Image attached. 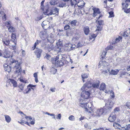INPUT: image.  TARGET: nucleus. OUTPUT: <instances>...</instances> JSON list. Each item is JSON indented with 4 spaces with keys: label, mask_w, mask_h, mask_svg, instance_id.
Listing matches in <instances>:
<instances>
[{
    "label": "nucleus",
    "mask_w": 130,
    "mask_h": 130,
    "mask_svg": "<svg viewBox=\"0 0 130 130\" xmlns=\"http://www.w3.org/2000/svg\"><path fill=\"white\" fill-rule=\"evenodd\" d=\"M63 60H64L62 59V60H60L59 61L58 60L55 64L57 65L58 66L60 67L63 66L64 64V61Z\"/></svg>",
    "instance_id": "obj_24"
},
{
    "label": "nucleus",
    "mask_w": 130,
    "mask_h": 130,
    "mask_svg": "<svg viewBox=\"0 0 130 130\" xmlns=\"http://www.w3.org/2000/svg\"><path fill=\"white\" fill-rule=\"evenodd\" d=\"M71 121H74L75 120V118L74 116L72 115L70 116L68 118Z\"/></svg>",
    "instance_id": "obj_40"
},
{
    "label": "nucleus",
    "mask_w": 130,
    "mask_h": 130,
    "mask_svg": "<svg viewBox=\"0 0 130 130\" xmlns=\"http://www.w3.org/2000/svg\"><path fill=\"white\" fill-rule=\"evenodd\" d=\"M84 30V33L86 35H88L89 33V28L88 26H85Z\"/></svg>",
    "instance_id": "obj_23"
},
{
    "label": "nucleus",
    "mask_w": 130,
    "mask_h": 130,
    "mask_svg": "<svg viewBox=\"0 0 130 130\" xmlns=\"http://www.w3.org/2000/svg\"><path fill=\"white\" fill-rule=\"evenodd\" d=\"M113 48V47L111 45H110L108 46L105 48L106 51L108 50H112Z\"/></svg>",
    "instance_id": "obj_47"
},
{
    "label": "nucleus",
    "mask_w": 130,
    "mask_h": 130,
    "mask_svg": "<svg viewBox=\"0 0 130 130\" xmlns=\"http://www.w3.org/2000/svg\"><path fill=\"white\" fill-rule=\"evenodd\" d=\"M59 10L57 8H53L50 12L48 10H47L46 12H44V13L45 14L48 16L51 15L52 14L58 15L59 14Z\"/></svg>",
    "instance_id": "obj_5"
},
{
    "label": "nucleus",
    "mask_w": 130,
    "mask_h": 130,
    "mask_svg": "<svg viewBox=\"0 0 130 130\" xmlns=\"http://www.w3.org/2000/svg\"><path fill=\"white\" fill-rule=\"evenodd\" d=\"M35 85H32L31 84H30L27 86V88H28L29 87H30L31 88H32V87H35Z\"/></svg>",
    "instance_id": "obj_58"
},
{
    "label": "nucleus",
    "mask_w": 130,
    "mask_h": 130,
    "mask_svg": "<svg viewBox=\"0 0 130 130\" xmlns=\"http://www.w3.org/2000/svg\"><path fill=\"white\" fill-rule=\"evenodd\" d=\"M126 105L128 108L130 109V102H127Z\"/></svg>",
    "instance_id": "obj_57"
},
{
    "label": "nucleus",
    "mask_w": 130,
    "mask_h": 130,
    "mask_svg": "<svg viewBox=\"0 0 130 130\" xmlns=\"http://www.w3.org/2000/svg\"><path fill=\"white\" fill-rule=\"evenodd\" d=\"M11 22L10 21L9 22H6L5 23V25L7 27H9L10 26H11L10 24Z\"/></svg>",
    "instance_id": "obj_44"
},
{
    "label": "nucleus",
    "mask_w": 130,
    "mask_h": 130,
    "mask_svg": "<svg viewBox=\"0 0 130 130\" xmlns=\"http://www.w3.org/2000/svg\"><path fill=\"white\" fill-rule=\"evenodd\" d=\"M82 44L79 43L77 45L76 47L77 48H78V47H80L82 46Z\"/></svg>",
    "instance_id": "obj_60"
},
{
    "label": "nucleus",
    "mask_w": 130,
    "mask_h": 130,
    "mask_svg": "<svg viewBox=\"0 0 130 130\" xmlns=\"http://www.w3.org/2000/svg\"><path fill=\"white\" fill-rule=\"evenodd\" d=\"M129 2L128 0H126L125 2L123 3L122 4V9L124 10V12L126 13L130 12V5L129 6Z\"/></svg>",
    "instance_id": "obj_3"
},
{
    "label": "nucleus",
    "mask_w": 130,
    "mask_h": 130,
    "mask_svg": "<svg viewBox=\"0 0 130 130\" xmlns=\"http://www.w3.org/2000/svg\"><path fill=\"white\" fill-rule=\"evenodd\" d=\"M5 118L6 121L8 123H9L11 121V118L8 115H5Z\"/></svg>",
    "instance_id": "obj_31"
},
{
    "label": "nucleus",
    "mask_w": 130,
    "mask_h": 130,
    "mask_svg": "<svg viewBox=\"0 0 130 130\" xmlns=\"http://www.w3.org/2000/svg\"><path fill=\"white\" fill-rule=\"evenodd\" d=\"M77 21L76 20H74L71 21L70 23L71 26L75 28V27L76 26V23Z\"/></svg>",
    "instance_id": "obj_27"
},
{
    "label": "nucleus",
    "mask_w": 130,
    "mask_h": 130,
    "mask_svg": "<svg viewBox=\"0 0 130 130\" xmlns=\"http://www.w3.org/2000/svg\"><path fill=\"white\" fill-rule=\"evenodd\" d=\"M27 88L28 89V91H27L26 90H25L26 92H24V94H26L29 93L30 92L31 89L34 90V89L32 88H29V87H28V88Z\"/></svg>",
    "instance_id": "obj_41"
},
{
    "label": "nucleus",
    "mask_w": 130,
    "mask_h": 130,
    "mask_svg": "<svg viewBox=\"0 0 130 130\" xmlns=\"http://www.w3.org/2000/svg\"><path fill=\"white\" fill-rule=\"evenodd\" d=\"M5 70L8 72H10L11 71V67L6 63H5L3 65Z\"/></svg>",
    "instance_id": "obj_20"
},
{
    "label": "nucleus",
    "mask_w": 130,
    "mask_h": 130,
    "mask_svg": "<svg viewBox=\"0 0 130 130\" xmlns=\"http://www.w3.org/2000/svg\"><path fill=\"white\" fill-rule=\"evenodd\" d=\"M109 92H110V95L111 97L112 98H114L115 97V95L114 92L112 91H110Z\"/></svg>",
    "instance_id": "obj_49"
},
{
    "label": "nucleus",
    "mask_w": 130,
    "mask_h": 130,
    "mask_svg": "<svg viewBox=\"0 0 130 130\" xmlns=\"http://www.w3.org/2000/svg\"><path fill=\"white\" fill-rule=\"evenodd\" d=\"M98 21V23L100 25H102L103 24V21L102 20H97L96 21V22Z\"/></svg>",
    "instance_id": "obj_50"
},
{
    "label": "nucleus",
    "mask_w": 130,
    "mask_h": 130,
    "mask_svg": "<svg viewBox=\"0 0 130 130\" xmlns=\"http://www.w3.org/2000/svg\"><path fill=\"white\" fill-rule=\"evenodd\" d=\"M42 51V50L41 49H40L38 48H36L35 51V53L37 56V58H39L40 57Z\"/></svg>",
    "instance_id": "obj_13"
},
{
    "label": "nucleus",
    "mask_w": 130,
    "mask_h": 130,
    "mask_svg": "<svg viewBox=\"0 0 130 130\" xmlns=\"http://www.w3.org/2000/svg\"><path fill=\"white\" fill-rule=\"evenodd\" d=\"M43 112L45 114H47L49 115H50L52 116H53V118L54 119H55V115L53 113H50L47 112Z\"/></svg>",
    "instance_id": "obj_38"
},
{
    "label": "nucleus",
    "mask_w": 130,
    "mask_h": 130,
    "mask_svg": "<svg viewBox=\"0 0 130 130\" xmlns=\"http://www.w3.org/2000/svg\"><path fill=\"white\" fill-rule=\"evenodd\" d=\"M83 91L82 92L81 96L82 98H84L85 99H87L89 97L90 95V93L88 91Z\"/></svg>",
    "instance_id": "obj_10"
},
{
    "label": "nucleus",
    "mask_w": 130,
    "mask_h": 130,
    "mask_svg": "<svg viewBox=\"0 0 130 130\" xmlns=\"http://www.w3.org/2000/svg\"><path fill=\"white\" fill-rule=\"evenodd\" d=\"M75 46L76 45H75L74 44L71 45V46L70 47L69 50L70 51H71L75 50Z\"/></svg>",
    "instance_id": "obj_52"
},
{
    "label": "nucleus",
    "mask_w": 130,
    "mask_h": 130,
    "mask_svg": "<svg viewBox=\"0 0 130 130\" xmlns=\"http://www.w3.org/2000/svg\"><path fill=\"white\" fill-rule=\"evenodd\" d=\"M92 10L94 12L93 15V17H95L98 14H100V11L98 8H93Z\"/></svg>",
    "instance_id": "obj_17"
},
{
    "label": "nucleus",
    "mask_w": 130,
    "mask_h": 130,
    "mask_svg": "<svg viewBox=\"0 0 130 130\" xmlns=\"http://www.w3.org/2000/svg\"><path fill=\"white\" fill-rule=\"evenodd\" d=\"M97 34H91V37H90V39H94L97 36Z\"/></svg>",
    "instance_id": "obj_42"
},
{
    "label": "nucleus",
    "mask_w": 130,
    "mask_h": 130,
    "mask_svg": "<svg viewBox=\"0 0 130 130\" xmlns=\"http://www.w3.org/2000/svg\"><path fill=\"white\" fill-rule=\"evenodd\" d=\"M52 70H53L54 71V72L53 73V74H54L56 73V72L57 71V70L56 69L54 68H53L51 70V71H52Z\"/></svg>",
    "instance_id": "obj_61"
},
{
    "label": "nucleus",
    "mask_w": 130,
    "mask_h": 130,
    "mask_svg": "<svg viewBox=\"0 0 130 130\" xmlns=\"http://www.w3.org/2000/svg\"><path fill=\"white\" fill-rule=\"evenodd\" d=\"M25 86V84L24 83L20 85L19 86V87L21 91L19 90V92H21V91H22L23 90L24 87Z\"/></svg>",
    "instance_id": "obj_34"
},
{
    "label": "nucleus",
    "mask_w": 130,
    "mask_h": 130,
    "mask_svg": "<svg viewBox=\"0 0 130 130\" xmlns=\"http://www.w3.org/2000/svg\"><path fill=\"white\" fill-rule=\"evenodd\" d=\"M85 4V3L84 1H81L78 2L77 3V6L79 9H82V8H83Z\"/></svg>",
    "instance_id": "obj_14"
},
{
    "label": "nucleus",
    "mask_w": 130,
    "mask_h": 130,
    "mask_svg": "<svg viewBox=\"0 0 130 130\" xmlns=\"http://www.w3.org/2000/svg\"><path fill=\"white\" fill-rule=\"evenodd\" d=\"M92 84L90 81H88L81 88L82 90H87L88 88L92 87Z\"/></svg>",
    "instance_id": "obj_8"
},
{
    "label": "nucleus",
    "mask_w": 130,
    "mask_h": 130,
    "mask_svg": "<svg viewBox=\"0 0 130 130\" xmlns=\"http://www.w3.org/2000/svg\"><path fill=\"white\" fill-rule=\"evenodd\" d=\"M54 47V46L52 43H50V45L48 44V46L47 47V48L49 51H50L51 50H53Z\"/></svg>",
    "instance_id": "obj_29"
},
{
    "label": "nucleus",
    "mask_w": 130,
    "mask_h": 130,
    "mask_svg": "<svg viewBox=\"0 0 130 130\" xmlns=\"http://www.w3.org/2000/svg\"><path fill=\"white\" fill-rule=\"evenodd\" d=\"M10 53V51L7 48H5L3 52V57L6 58L12 57Z\"/></svg>",
    "instance_id": "obj_9"
},
{
    "label": "nucleus",
    "mask_w": 130,
    "mask_h": 130,
    "mask_svg": "<svg viewBox=\"0 0 130 130\" xmlns=\"http://www.w3.org/2000/svg\"><path fill=\"white\" fill-rule=\"evenodd\" d=\"M63 59V60H66L68 61H70L72 60L70 58V57L68 55L66 56L65 55H59L56 56L55 59V62L56 63L58 60H60Z\"/></svg>",
    "instance_id": "obj_2"
},
{
    "label": "nucleus",
    "mask_w": 130,
    "mask_h": 130,
    "mask_svg": "<svg viewBox=\"0 0 130 130\" xmlns=\"http://www.w3.org/2000/svg\"><path fill=\"white\" fill-rule=\"evenodd\" d=\"M129 28H128V30H127L124 32L122 35L123 37H126L128 36V33H130L129 34H130V31L129 30Z\"/></svg>",
    "instance_id": "obj_28"
},
{
    "label": "nucleus",
    "mask_w": 130,
    "mask_h": 130,
    "mask_svg": "<svg viewBox=\"0 0 130 130\" xmlns=\"http://www.w3.org/2000/svg\"><path fill=\"white\" fill-rule=\"evenodd\" d=\"M9 82L10 83H11L13 84V86L14 87H16L17 86V82L14 80L11 79H10Z\"/></svg>",
    "instance_id": "obj_25"
},
{
    "label": "nucleus",
    "mask_w": 130,
    "mask_h": 130,
    "mask_svg": "<svg viewBox=\"0 0 130 130\" xmlns=\"http://www.w3.org/2000/svg\"><path fill=\"white\" fill-rule=\"evenodd\" d=\"M8 30L9 32H12L15 31V29L12 26H10L8 28Z\"/></svg>",
    "instance_id": "obj_35"
},
{
    "label": "nucleus",
    "mask_w": 130,
    "mask_h": 130,
    "mask_svg": "<svg viewBox=\"0 0 130 130\" xmlns=\"http://www.w3.org/2000/svg\"><path fill=\"white\" fill-rule=\"evenodd\" d=\"M119 70L118 69L112 70L110 72V74L113 75H116L119 72Z\"/></svg>",
    "instance_id": "obj_26"
},
{
    "label": "nucleus",
    "mask_w": 130,
    "mask_h": 130,
    "mask_svg": "<svg viewBox=\"0 0 130 130\" xmlns=\"http://www.w3.org/2000/svg\"><path fill=\"white\" fill-rule=\"evenodd\" d=\"M16 60H15L14 59L12 58L10 59V60L8 62L10 64H11L14 63H16Z\"/></svg>",
    "instance_id": "obj_36"
},
{
    "label": "nucleus",
    "mask_w": 130,
    "mask_h": 130,
    "mask_svg": "<svg viewBox=\"0 0 130 130\" xmlns=\"http://www.w3.org/2000/svg\"><path fill=\"white\" fill-rule=\"evenodd\" d=\"M93 130H104V129L103 128H100L98 129H94Z\"/></svg>",
    "instance_id": "obj_64"
},
{
    "label": "nucleus",
    "mask_w": 130,
    "mask_h": 130,
    "mask_svg": "<svg viewBox=\"0 0 130 130\" xmlns=\"http://www.w3.org/2000/svg\"><path fill=\"white\" fill-rule=\"evenodd\" d=\"M109 13V15L108 16V18H111L114 17L113 12V11H110Z\"/></svg>",
    "instance_id": "obj_45"
},
{
    "label": "nucleus",
    "mask_w": 130,
    "mask_h": 130,
    "mask_svg": "<svg viewBox=\"0 0 130 130\" xmlns=\"http://www.w3.org/2000/svg\"><path fill=\"white\" fill-rule=\"evenodd\" d=\"M116 119V116L115 113L111 114L108 118V120L111 122H113Z\"/></svg>",
    "instance_id": "obj_16"
},
{
    "label": "nucleus",
    "mask_w": 130,
    "mask_h": 130,
    "mask_svg": "<svg viewBox=\"0 0 130 130\" xmlns=\"http://www.w3.org/2000/svg\"><path fill=\"white\" fill-rule=\"evenodd\" d=\"M2 42L4 46H10V47L13 50H15L16 48L15 45H13L11 42L7 39H3L2 40Z\"/></svg>",
    "instance_id": "obj_4"
},
{
    "label": "nucleus",
    "mask_w": 130,
    "mask_h": 130,
    "mask_svg": "<svg viewBox=\"0 0 130 130\" xmlns=\"http://www.w3.org/2000/svg\"><path fill=\"white\" fill-rule=\"evenodd\" d=\"M119 129L121 130H130V124L124 126H121Z\"/></svg>",
    "instance_id": "obj_15"
},
{
    "label": "nucleus",
    "mask_w": 130,
    "mask_h": 130,
    "mask_svg": "<svg viewBox=\"0 0 130 130\" xmlns=\"http://www.w3.org/2000/svg\"><path fill=\"white\" fill-rule=\"evenodd\" d=\"M89 74L84 73L82 75V77L83 79L86 78H88Z\"/></svg>",
    "instance_id": "obj_33"
},
{
    "label": "nucleus",
    "mask_w": 130,
    "mask_h": 130,
    "mask_svg": "<svg viewBox=\"0 0 130 130\" xmlns=\"http://www.w3.org/2000/svg\"><path fill=\"white\" fill-rule=\"evenodd\" d=\"M79 106L82 107L84 108L85 109V111L88 113H91L92 112V110L89 111V110L86 107L87 105V102L82 103V100H79Z\"/></svg>",
    "instance_id": "obj_7"
},
{
    "label": "nucleus",
    "mask_w": 130,
    "mask_h": 130,
    "mask_svg": "<svg viewBox=\"0 0 130 130\" xmlns=\"http://www.w3.org/2000/svg\"><path fill=\"white\" fill-rule=\"evenodd\" d=\"M104 112L103 109L102 108H101L98 109L96 112V114L95 115L97 116H100Z\"/></svg>",
    "instance_id": "obj_21"
},
{
    "label": "nucleus",
    "mask_w": 130,
    "mask_h": 130,
    "mask_svg": "<svg viewBox=\"0 0 130 130\" xmlns=\"http://www.w3.org/2000/svg\"><path fill=\"white\" fill-rule=\"evenodd\" d=\"M25 118L27 120H30V121L32 120V119L31 116H26L25 117Z\"/></svg>",
    "instance_id": "obj_53"
},
{
    "label": "nucleus",
    "mask_w": 130,
    "mask_h": 130,
    "mask_svg": "<svg viewBox=\"0 0 130 130\" xmlns=\"http://www.w3.org/2000/svg\"><path fill=\"white\" fill-rule=\"evenodd\" d=\"M113 126L116 128L119 129V128H120L121 126L118 123H115L113 124Z\"/></svg>",
    "instance_id": "obj_39"
},
{
    "label": "nucleus",
    "mask_w": 130,
    "mask_h": 130,
    "mask_svg": "<svg viewBox=\"0 0 130 130\" xmlns=\"http://www.w3.org/2000/svg\"><path fill=\"white\" fill-rule=\"evenodd\" d=\"M61 114H59L57 116V119H59L60 120L61 119Z\"/></svg>",
    "instance_id": "obj_59"
},
{
    "label": "nucleus",
    "mask_w": 130,
    "mask_h": 130,
    "mask_svg": "<svg viewBox=\"0 0 130 130\" xmlns=\"http://www.w3.org/2000/svg\"><path fill=\"white\" fill-rule=\"evenodd\" d=\"M56 89L55 88H51L50 89V90L51 91H52V92H55V90Z\"/></svg>",
    "instance_id": "obj_63"
},
{
    "label": "nucleus",
    "mask_w": 130,
    "mask_h": 130,
    "mask_svg": "<svg viewBox=\"0 0 130 130\" xmlns=\"http://www.w3.org/2000/svg\"><path fill=\"white\" fill-rule=\"evenodd\" d=\"M79 100H82V103H84L86 102H87V103H88V101H87V99H85L84 98H82V97L80 98V99Z\"/></svg>",
    "instance_id": "obj_43"
},
{
    "label": "nucleus",
    "mask_w": 130,
    "mask_h": 130,
    "mask_svg": "<svg viewBox=\"0 0 130 130\" xmlns=\"http://www.w3.org/2000/svg\"><path fill=\"white\" fill-rule=\"evenodd\" d=\"M120 110L119 108L118 107L114 109V112H118Z\"/></svg>",
    "instance_id": "obj_56"
},
{
    "label": "nucleus",
    "mask_w": 130,
    "mask_h": 130,
    "mask_svg": "<svg viewBox=\"0 0 130 130\" xmlns=\"http://www.w3.org/2000/svg\"><path fill=\"white\" fill-rule=\"evenodd\" d=\"M66 4L65 2L59 3V6L60 7H63L66 6Z\"/></svg>",
    "instance_id": "obj_48"
},
{
    "label": "nucleus",
    "mask_w": 130,
    "mask_h": 130,
    "mask_svg": "<svg viewBox=\"0 0 130 130\" xmlns=\"http://www.w3.org/2000/svg\"><path fill=\"white\" fill-rule=\"evenodd\" d=\"M57 3V0H51L50 2V3L51 5H54L56 4Z\"/></svg>",
    "instance_id": "obj_32"
},
{
    "label": "nucleus",
    "mask_w": 130,
    "mask_h": 130,
    "mask_svg": "<svg viewBox=\"0 0 130 130\" xmlns=\"http://www.w3.org/2000/svg\"><path fill=\"white\" fill-rule=\"evenodd\" d=\"M48 35L46 31L41 32L40 34V38L43 40L47 38Z\"/></svg>",
    "instance_id": "obj_12"
},
{
    "label": "nucleus",
    "mask_w": 130,
    "mask_h": 130,
    "mask_svg": "<svg viewBox=\"0 0 130 130\" xmlns=\"http://www.w3.org/2000/svg\"><path fill=\"white\" fill-rule=\"evenodd\" d=\"M114 104L113 102L111 100H108L107 102L105 104V106L104 108L107 110L108 111H109L112 109Z\"/></svg>",
    "instance_id": "obj_6"
},
{
    "label": "nucleus",
    "mask_w": 130,
    "mask_h": 130,
    "mask_svg": "<svg viewBox=\"0 0 130 130\" xmlns=\"http://www.w3.org/2000/svg\"><path fill=\"white\" fill-rule=\"evenodd\" d=\"M51 57L50 55L48 54H46V56H45L44 58H46L48 60H49V59L51 58Z\"/></svg>",
    "instance_id": "obj_55"
},
{
    "label": "nucleus",
    "mask_w": 130,
    "mask_h": 130,
    "mask_svg": "<svg viewBox=\"0 0 130 130\" xmlns=\"http://www.w3.org/2000/svg\"><path fill=\"white\" fill-rule=\"evenodd\" d=\"M71 4L72 6H74L76 4H77V2L76 0H70Z\"/></svg>",
    "instance_id": "obj_30"
},
{
    "label": "nucleus",
    "mask_w": 130,
    "mask_h": 130,
    "mask_svg": "<svg viewBox=\"0 0 130 130\" xmlns=\"http://www.w3.org/2000/svg\"><path fill=\"white\" fill-rule=\"evenodd\" d=\"M92 87L94 88H98L99 86V83L98 82L96 83L92 84Z\"/></svg>",
    "instance_id": "obj_37"
},
{
    "label": "nucleus",
    "mask_w": 130,
    "mask_h": 130,
    "mask_svg": "<svg viewBox=\"0 0 130 130\" xmlns=\"http://www.w3.org/2000/svg\"><path fill=\"white\" fill-rule=\"evenodd\" d=\"M44 2V0H43L42 1V2L41 3V9H43L42 8V7H43V3Z\"/></svg>",
    "instance_id": "obj_62"
},
{
    "label": "nucleus",
    "mask_w": 130,
    "mask_h": 130,
    "mask_svg": "<svg viewBox=\"0 0 130 130\" xmlns=\"http://www.w3.org/2000/svg\"><path fill=\"white\" fill-rule=\"evenodd\" d=\"M47 38L48 41L51 43H53L54 41V36L52 35L51 36H50L48 37H47Z\"/></svg>",
    "instance_id": "obj_22"
},
{
    "label": "nucleus",
    "mask_w": 130,
    "mask_h": 130,
    "mask_svg": "<svg viewBox=\"0 0 130 130\" xmlns=\"http://www.w3.org/2000/svg\"><path fill=\"white\" fill-rule=\"evenodd\" d=\"M64 28L66 30H67L70 29V27L69 25H67L64 26Z\"/></svg>",
    "instance_id": "obj_54"
},
{
    "label": "nucleus",
    "mask_w": 130,
    "mask_h": 130,
    "mask_svg": "<svg viewBox=\"0 0 130 130\" xmlns=\"http://www.w3.org/2000/svg\"><path fill=\"white\" fill-rule=\"evenodd\" d=\"M11 42L13 44V45H15V46L16 47V43L15 41L16 40V39L15 35L13 33L12 34V36L11 37Z\"/></svg>",
    "instance_id": "obj_19"
},
{
    "label": "nucleus",
    "mask_w": 130,
    "mask_h": 130,
    "mask_svg": "<svg viewBox=\"0 0 130 130\" xmlns=\"http://www.w3.org/2000/svg\"><path fill=\"white\" fill-rule=\"evenodd\" d=\"M108 63L105 61H100L99 63V67H102L104 69H105L104 70H103V71L102 72V73L103 74L107 73L110 72V70L107 69L108 65Z\"/></svg>",
    "instance_id": "obj_1"
},
{
    "label": "nucleus",
    "mask_w": 130,
    "mask_h": 130,
    "mask_svg": "<svg viewBox=\"0 0 130 130\" xmlns=\"http://www.w3.org/2000/svg\"><path fill=\"white\" fill-rule=\"evenodd\" d=\"M41 42V41L39 40H37L36 42L34 45V48H35L37 45H38Z\"/></svg>",
    "instance_id": "obj_46"
},
{
    "label": "nucleus",
    "mask_w": 130,
    "mask_h": 130,
    "mask_svg": "<svg viewBox=\"0 0 130 130\" xmlns=\"http://www.w3.org/2000/svg\"><path fill=\"white\" fill-rule=\"evenodd\" d=\"M14 68L16 69V72L18 73H20L21 71V69L20 68V64L19 63L16 64Z\"/></svg>",
    "instance_id": "obj_18"
},
{
    "label": "nucleus",
    "mask_w": 130,
    "mask_h": 130,
    "mask_svg": "<svg viewBox=\"0 0 130 130\" xmlns=\"http://www.w3.org/2000/svg\"><path fill=\"white\" fill-rule=\"evenodd\" d=\"M106 85L104 83H102L100 87V90H102L106 93H108L110 92L109 90H106L105 89Z\"/></svg>",
    "instance_id": "obj_11"
},
{
    "label": "nucleus",
    "mask_w": 130,
    "mask_h": 130,
    "mask_svg": "<svg viewBox=\"0 0 130 130\" xmlns=\"http://www.w3.org/2000/svg\"><path fill=\"white\" fill-rule=\"evenodd\" d=\"M122 38L121 37L119 36L118 38H117L115 40V42L117 43L119 41H120V40Z\"/></svg>",
    "instance_id": "obj_51"
}]
</instances>
